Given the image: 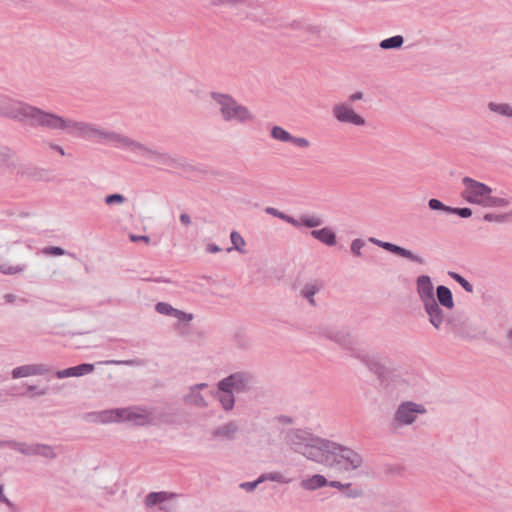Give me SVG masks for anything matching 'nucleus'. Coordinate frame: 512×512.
Returning <instances> with one entry per match:
<instances>
[{"label":"nucleus","mask_w":512,"mask_h":512,"mask_svg":"<svg viewBox=\"0 0 512 512\" xmlns=\"http://www.w3.org/2000/svg\"><path fill=\"white\" fill-rule=\"evenodd\" d=\"M0 115L32 127L61 130L71 135L75 120L44 111L27 103L0 95Z\"/></svg>","instance_id":"1"},{"label":"nucleus","mask_w":512,"mask_h":512,"mask_svg":"<svg viewBox=\"0 0 512 512\" xmlns=\"http://www.w3.org/2000/svg\"><path fill=\"white\" fill-rule=\"evenodd\" d=\"M71 135L105 144H113L116 148H122L130 152L141 163L149 161L154 151L153 148L126 135L83 121L74 122Z\"/></svg>","instance_id":"2"},{"label":"nucleus","mask_w":512,"mask_h":512,"mask_svg":"<svg viewBox=\"0 0 512 512\" xmlns=\"http://www.w3.org/2000/svg\"><path fill=\"white\" fill-rule=\"evenodd\" d=\"M321 334L323 337L349 351L352 357L360 360L378 377L382 384L397 374V368L394 367L388 359L382 358L377 354L368 353L356 347L354 339L348 331L327 327L322 329Z\"/></svg>","instance_id":"3"},{"label":"nucleus","mask_w":512,"mask_h":512,"mask_svg":"<svg viewBox=\"0 0 512 512\" xmlns=\"http://www.w3.org/2000/svg\"><path fill=\"white\" fill-rule=\"evenodd\" d=\"M317 463L341 473H350L362 466L363 458L352 448L327 439Z\"/></svg>","instance_id":"4"},{"label":"nucleus","mask_w":512,"mask_h":512,"mask_svg":"<svg viewBox=\"0 0 512 512\" xmlns=\"http://www.w3.org/2000/svg\"><path fill=\"white\" fill-rule=\"evenodd\" d=\"M284 440L292 451L316 463L323 455V448L327 441L306 429L299 428L288 429Z\"/></svg>","instance_id":"5"},{"label":"nucleus","mask_w":512,"mask_h":512,"mask_svg":"<svg viewBox=\"0 0 512 512\" xmlns=\"http://www.w3.org/2000/svg\"><path fill=\"white\" fill-rule=\"evenodd\" d=\"M210 97L217 105L223 121L236 122L238 124H246L254 121L255 116L251 111L246 106L240 104L231 95L211 92Z\"/></svg>","instance_id":"6"},{"label":"nucleus","mask_w":512,"mask_h":512,"mask_svg":"<svg viewBox=\"0 0 512 512\" xmlns=\"http://www.w3.org/2000/svg\"><path fill=\"white\" fill-rule=\"evenodd\" d=\"M446 326L449 331L461 340H475L481 338L483 332L479 330L464 313H454L448 315Z\"/></svg>","instance_id":"7"},{"label":"nucleus","mask_w":512,"mask_h":512,"mask_svg":"<svg viewBox=\"0 0 512 512\" xmlns=\"http://www.w3.org/2000/svg\"><path fill=\"white\" fill-rule=\"evenodd\" d=\"M426 412L427 410L424 405L413 401H404L394 411L391 427L394 430H398L410 426L415 423L419 415H423Z\"/></svg>","instance_id":"8"},{"label":"nucleus","mask_w":512,"mask_h":512,"mask_svg":"<svg viewBox=\"0 0 512 512\" xmlns=\"http://www.w3.org/2000/svg\"><path fill=\"white\" fill-rule=\"evenodd\" d=\"M462 184L464 189L461 191V197L470 204L485 207L493 192L492 188L468 176L462 178Z\"/></svg>","instance_id":"9"},{"label":"nucleus","mask_w":512,"mask_h":512,"mask_svg":"<svg viewBox=\"0 0 512 512\" xmlns=\"http://www.w3.org/2000/svg\"><path fill=\"white\" fill-rule=\"evenodd\" d=\"M225 389H230L236 394L248 393L255 386V377L249 371H237L219 381Z\"/></svg>","instance_id":"10"},{"label":"nucleus","mask_w":512,"mask_h":512,"mask_svg":"<svg viewBox=\"0 0 512 512\" xmlns=\"http://www.w3.org/2000/svg\"><path fill=\"white\" fill-rule=\"evenodd\" d=\"M332 115L339 123L354 126H364L366 124L364 117L358 114L349 102L335 104L332 108Z\"/></svg>","instance_id":"11"},{"label":"nucleus","mask_w":512,"mask_h":512,"mask_svg":"<svg viewBox=\"0 0 512 512\" xmlns=\"http://www.w3.org/2000/svg\"><path fill=\"white\" fill-rule=\"evenodd\" d=\"M369 241L374 243L375 245L381 247L382 249H384L392 254H395L397 256H400L402 258H405L413 263H416L418 265L426 264V259L424 257H422L421 255L415 254L411 250H408L402 246L393 244L391 242L381 241L376 238H370Z\"/></svg>","instance_id":"12"},{"label":"nucleus","mask_w":512,"mask_h":512,"mask_svg":"<svg viewBox=\"0 0 512 512\" xmlns=\"http://www.w3.org/2000/svg\"><path fill=\"white\" fill-rule=\"evenodd\" d=\"M178 494L172 492H150L147 494L144 500V504L147 508L158 505L159 509L163 512H173L175 505L170 503V500L176 499Z\"/></svg>","instance_id":"13"},{"label":"nucleus","mask_w":512,"mask_h":512,"mask_svg":"<svg viewBox=\"0 0 512 512\" xmlns=\"http://www.w3.org/2000/svg\"><path fill=\"white\" fill-rule=\"evenodd\" d=\"M121 413V422L127 421L138 426L151 424L154 420L153 414L149 410L140 407L121 408Z\"/></svg>","instance_id":"14"},{"label":"nucleus","mask_w":512,"mask_h":512,"mask_svg":"<svg viewBox=\"0 0 512 512\" xmlns=\"http://www.w3.org/2000/svg\"><path fill=\"white\" fill-rule=\"evenodd\" d=\"M423 309L428 316L429 323L435 330H440L443 324H446L447 315L444 308L435 300L425 303Z\"/></svg>","instance_id":"15"},{"label":"nucleus","mask_w":512,"mask_h":512,"mask_svg":"<svg viewBox=\"0 0 512 512\" xmlns=\"http://www.w3.org/2000/svg\"><path fill=\"white\" fill-rule=\"evenodd\" d=\"M240 432V427L237 421L230 420L215 429L211 432V437L214 440L218 441H228L232 442L237 438V435Z\"/></svg>","instance_id":"16"},{"label":"nucleus","mask_w":512,"mask_h":512,"mask_svg":"<svg viewBox=\"0 0 512 512\" xmlns=\"http://www.w3.org/2000/svg\"><path fill=\"white\" fill-rule=\"evenodd\" d=\"M54 369L52 366L48 364H28L16 367L12 370V377L14 379L23 378V377H29L34 375H46L53 373Z\"/></svg>","instance_id":"17"},{"label":"nucleus","mask_w":512,"mask_h":512,"mask_svg":"<svg viewBox=\"0 0 512 512\" xmlns=\"http://www.w3.org/2000/svg\"><path fill=\"white\" fill-rule=\"evenodd\" d=\"M14 173L22 178H26L33 181L47 180L48 174L45 169L24 162L21 159L19 160Z\"/></svg>","instance_id":"18"},{"label":"nucleus","mask_w":512,"mask_h":512,"mask_svg":"<svg viewBox=\"0 0 512 512\" xmlns=\"http://www.w3.org/2000/svg\"><path fill=\"white\" fill-rule=\"evenodd\" d=\"M416 291L422 305L436 299L434 285L428 275H420L417 277Z\"/></svg>","instance_id":"19"},{"label":"nucleus","mask_w":512,"mask_h":512,"mask_svg":"<svg viewBox=\"0 0 512 512\" xmlns=\"http://www.w3.org/2000/svg\"><path fill=\"white\" fill-rule=\"evenodd\" d=\"M20 157L12 148L0 145V171L14 173Z\"/></svg>","instance_id":"20"},{"label":"nucleus","mask_w":512,"mask_h":512,"mask_svg":"<svg viewBox=\"0 0 512 512\" xmlns=\"http://www.w3.org/2000/svg\"><path fill=\"white\" fill-rule=\"evenodd\" d=\"M149 161L154 162L155 164L159 165L160 167L173 168V169L185 167V165L181 161H179L178 159H176L169 153L161 152V151H158L155 149H154Z\"/></svg>","instance_id":"21"},{"label":"nucleus","mask_w":512,"mask_h":512,"mask_svg":"<svg viewBox=\"0 0 512 512\" xmlns=\"http://www.w3.org/2000/svg\"><path fill=\"white\" fill-rule=\"evenodd\" d=\"M121 408L104 410L98 413L89 414L88 417L92 422L108 424L113 422H121Z\"/></svg>","instance_id":"22"},{"label":"nucleus","mask_w":512,"mask_h":512,"mask_svg":"<svg viewBox=\"0 0 512 512\" xmlns=\"http://www.w3.org/2000/svg\"><path fill=\"white\" fill-rule=\"evenodd\" d=\"M234 394L230 389H225V386H222L220 382L217 383L216 397L224 411L229 412L233 410L235 406Z\"/></svg>","instance_id":"23"},{"label":"nucleus","mask_w":512,"mask_h":512,"mask_svg":"<svg viewBox=\"0 0 512 512\" xmlns=\"http://www.w3.org/2000/svg\"><path fill=\"white\" fill-rule=\"evenodd\" d=\"M183 401L186 405L193 406L199 409L208 407V402L201 392L189 387L187 393L183 396Z\"/></svg>","instance_id":"24"},{"label":"nucleus","mask_w":512,"mask_h":512,"mask_svg":"<svg viewBox=\"0 0 512 512\" xmlns=\"http://www.w3.org/2000/svg\"><path fill=\"white\" fill-rule=\"evenodd\" d=\"M435 298L443 308L452 309L454 307L452 292L444 285L437 286Z\"/></svg>","instance_id":"25"},{"label":"nucleus","mask_w":512,"mask_h":512,"mask_svg":"<svg viewBox=\"0 0 512 512\" xmlns=\"http://www.w3.org/2000/svg\"><path fill=\"white\" fill-rule=\"evenodd\" d=\"M0 446H7L15 451L20 452L25 456H36V444H27L24 442H17L14 440L4 441Z\"/></svg>","instance_id":"26"},{"label":"nucleus","mask_w":512,"mask_h":512,"mask_svg":"<svg viewBox=\"0 0 512 512\" xmlns=\"http://www.w3.org/2000/svg\"><path fill=\"white\" fill-rule=\"evenodd\" d=\"M310 234L314 239L327 246H334L336 244V234L331 228L324 227L319 230H312Z\"/></svg>","instance_id":"27"},{"label":"nucleus","mask_w":512,"mask_h":512,"mask_svg":"<svg viewBox=\"0 0 512 512\" xmlns=\"http://www.w3.org/2000/svg\"><path fill=\"white\" fill-rule=\"evenodd\" d=\"M328 480L320 474H315L307 479H303L300 483L301 487L308 491H314L316 489L327 486Z\"/></svg>","instance_id":"28"},{"label":"nucleus","mask_w":512,"mask_h":512,"mask_svg":"<svg viewBox=\"0 0 512 512\" xmlns=\"http://www.w3.org/2000/svg\"><path fill=\"white\" fill-rule=\"evenodd\" d=\"M322 288V285L321 283H319L318 281H313V282H309V283H306L303 288L301 289L300 291V294L302 297H304L305 299L308 300V302L315 306L316 305V302H315V299H314V295Z\"/></svg>","instance_id":"29"},{"label":"nucleus","mask_w":512,"mask_h":512,"mask_svg":"<svg viewBox=\"0 0 512 512\" xmlns=\"http://www.w3.org/2000/svg\"><path fill=\"white\" fill-rule=\"evenodd\" d=\"M251 0H210L209 5L214 8L238 9L249 4Z\"/></svg>","instance_id":"30"},{"label":"nucleus","mask_w":512,"mask_h":512,"mask_svg":"<svg viewBox=\"0 0 512 512\" xmlns=\"http://www.w3.org/2000/svg\"><path fill=\"white\" fill-rule=\"evenodd\" d=\"M297 223L298 224L293 225L296 228H299L301 226H304L306 228H315L321 226L324 223V221L320 216L303 214L300 216L299 219H297Z\"/></svg>","instance_id":"31"},{"label":"nucleus","mask_w":512,"mask_h":512,"mask_svg":"<svg viewBox=\"0 0 512 512\" xmlns=\"http://www.w3.org/2000/svg\"><path fill=\"white\" fill-rule=\"evenodd\" d=\"M488 109L503 117L512 118V106L508 103L489 102Z\"/></svg>","instance_id":"32"},{"label":"nucleus","mask_w":512,"mask_h":512,"mask_svg":"<svg viewBox=\"0 0 512 512\" xmlns=\"http://www.w3.org/2000/svg\"><path fill=\"white\" fill-rule=\"evenodd\" d=\"M404 43V38L401 35H395L382 40L379 43V47L383 50L399 49Z\"/></svg>","instance_id":"33"},{"label":"nucleus","mask_w":512,"mask_h":512,"mask_svg":"<svg viewBox=\"0 0 512 512\" xmlns=\"http://www.w3.org/2000/svg\"><path fill=\"white\" fill-rule=\"evenodd\" d=\"M36 456H41L46 459H55L57 457V453L54 448L47 444L36 443Z\"/></svg>","instance_id":"34"},{"label":"nucleus","mask_w":512,"mask_h":512,"mask_svg":"<svg viewBox=\"0 0 512 512\" xmlns=\"http://www.w3.org/2000/svg\"><path fill=\"white\" fill-rule=\"evenodd\" d=\"M230 239L233 244V247L228 248L227 249L228 252H231L233 249H235L241 253H245V250L243 249V247L246 244L245 240L237 231L231 232Z\"/></svg>","instance_id":"35"},{"label":"nucleus","mask_w":512,"mask_h":512,"mask_svg":"<svg viewBox=\"0 0 512 512\" xmlns=\"http://www.w3.org/2000/svg\"><path fill=\"white\" fill-rule=\"evenodd\" d=\"M271 137L281 142H290L292 135L280 126H273L271 129Z\"/></svg>","instance_id":"36"},{"label":"nucleus","mask_w":512,"mask_h":512,"mask_svg":"<svg viewBox=\"0 0 512 512\" xmlns=\"http://www.w3.org/2000/svg\"><path fill=\"white\" fill-rule=\"evenodd\" d=\"M265 212L269 215H272L274 217H277L291 225H296L298 224L297 223V219H295L294 217L290 216V215H287L281 211H279L278 209L274 208V207H266L265 208Z\"/></svg>","instance_id":"37"},{"label":"nucleus","mask_w":512,"mask_h":512,"mask_svg":"<svg viewBox=\"0 0 512 512\" xmlns=\"http://www.w3.org/2000/svg\"><path fill=\"white\" fill-rule=\"evenodd\" d=\"M70 368L72 377H80L94 371V365L89 363H83Z\"/></svg>","instance_id":"38"},{"label":"nucleus","mask_w":512,"mask_h":512,"mask_svg":"<svg viewBox=\"0 0 512 512\" xmlns=\"http://www.w3.org/2000/svg\"><path fill=\"white\" fill-rule=\"evenodd\" d=\"M428 207L433 211H440L446 214H451L452 207L445 205L439 199L431 198L428 201Z\"/></svg>","instance_id":"39"},{"label":"nucleus","mask_w":512,"mask_h":512,"mask_svg":"<svg viewBox=\"0 0 512 512\" xmlns=\"http://www.w3.org/2000/svg\"><path fill=\"white\" fill-rule=\"evenodd\" d=\"M274 481L282 484H288L291 480L285 478L281 473L279 472H271V473H265L260 476V481Z\"/></svg>","instance_id":"40"},{"label":"nucleus","mask_w":512,"mask_h":512,"mask_svg":"<svg viewBox=\"0 0 512 512\" xmlns=\"http://www.w3.org/2000/svg\"><path fill=\"white\" fill-rule=\"evenodd\" d=\"M43 253L45 255H51V256H61V255H68L72 258H76V255L74 253L68 252L64 250L61 247L58 246H48L43 249Z\"/></svg>","instance_id":"41"},{"label":"nucleus","mask_w":512,"mask_h":512,"mask_svg":"<svg viewBox=\"0 0 512 512\" xmlns=\"http://www.w3.org/2000/svg\"><path fill=\"white\" fill-rule=\"evenodd\" d=\"M26 269L25 265H7V264H1L0 265V272L4 275H15L22 273Z\"/></svg>","instance_id":"42"},{"label":"nucleus","mask_w":512,"mask_h":512,"mask_svg":"<svg viewBox=\"0 0 512 512\" xmlns=\"http://www.w3.org/2000/svg\"><path fill=\"white\" fill-rule=\"evenodd\" d=\"M449 276L453 278L457 283L461 285V287L468 293H472L474 288L473 285L466 280L464 277H462L460 274L456 272H449Z\"/></svg>","instance_id":"43"},{"label":"nucleus","mask_w":512,"mask_h":512,"mask_svg":"<svg viewBox=\"0 0 512 512\" xmlns=\"http://www.w3.org/2000/svg\"><path fill=\"white\" fill-rule=\"evenodd\" d=\"M155 310L157 313L159 314H162V315H166V316H171L173 317L174 315V312L176 310V308H174L172 305H170L169 303H166V302H158L156 305H155Z\"/></svg>","instance_id":"44"},{"label":"nucleus","mask_w":512,"mask_h":512,"mask_svg":"<svg viewBox=\"0 0 512 512\" xmlns=\"http://www.w3.org/2000/svg\"><path fill=\"white\" fill-rule=\"evenodd\" d=\"M509 217H512L510 212L506 214L487 213L483 216V220L487 222L504 223L508 221Z\"/></svg>","instance_id":"45"},{"label":"nucleus","mask_w":512,"mask_h":512,"mask_svg":"<svg viewBox=\"0 0 512 512\" xmlns=\"http://www.w3.org/2000/svg\"><path fill=\"white\" fill-rule=\"evenodd\" d=\"M509 205V201L505 198H499L492 196L490 194L489 199L485 205V208H495V207H506Z\"/></svg>","instance_id":"46"},{"label":"nucleus","mask_w":512,"mask_h":512,"mask_svg":"<svg viewBox=\"0 0 512 512\" xmlns=\"http://www.w3.org/2000/svg\"><path fill=\"white\" fill-rule=\"evenodd\" d=\"M343 493L348 498H358L363 495V490L359 487L352 486L351 483H346Z\"/></svg>","instance_id":"47"},{"label":"nucleus","mask_w":512,"mask_h":512,"mask_svg":"<svg viewBox=\"0 0 512 512\" xmlns=\"http://www.w3.org/2000/svg\"><path fill=\"white\" fill-rule=\"evenodd\" d=\"M125 201V196L119 193L109 194L104 198L105 204L109 206L123 204Z\"/></svg>","instance_id":"48"},{"label":"nucleus","mask_w":512,"mask_h":512,"mask_svg":"<svg viewBox=\"0 0 512 512\" xmlns=\"http://www.w3.org/2000/svg\"><path fill=\"white\" fill-rule=\"evenodd\" d=\"M235 345L242 349H247L250 345L249 339L242 333H236L234 335Z\"/></svg>","instance_id":"49"},{"label":"nucleus","mask_w":512,"mask_h":512,"mask_svg":"<svg viewBox=\"0 0 512 512\" xmlns=\"http://www.w3.org/2000/svg\"><path fill=\"white\" fill-rule=\"evenodd\" d=\"M179 322L188 323L193 320V314L176 309L173 315Z\"/></svg>","instance_id":"50"},{"label":"nucleus","mask_w":512,"mask_h":512,"mask_svg":"<svg viewBox=\"0 0 512 512\" xmlns=\"http://www.w3.org/2000/svg\"><path fill=\"white\" fill-rule=\"evenodd\" d=\"M451 214L458 215L461 218H469L472 216L473 211L469 207H462V208L452 207Z\"/></svg>","instance_id":"51"},{"label":"nucleus","mask_w":512,"mask_h":512,"mask_svg":"<svg viewBox=\"0 0 512 512\" xmlns=\"http://www.w3.org/2000/svg\"><path fill=\"white\" fill-rule=\"evenodd\" d=\"M365 242L362 239H354L351 243L350 249L355 256H361V249L364 247Z\"/></svg>","instance_id":"52"},{"label":"nucleus","mask_w":512,"mask_h":512,"mask_svg":"<svg viewBox=\"0 0 512 512\" xmlns=\"http://www.w3.org/2000/svg\"><path fill=\"white\" fill-rule=\"evenodd\" d=\"M99 364H106V365H138L140 364V361L138 360H108L104 362H99Z\"/></svg>","instance_id":"53"},{"label":"nucleus","mask_w":512,"mask_h":512,"mask_svg":"<svg viewBox=\"0 0 512 512\" xmlns=\"http://www.w3.org/2000/svg\"><path fill=\"white\" fill-rule=\"evenodd\" d=\"M290 143L294 144L296 147L303 149L308 148L310 146V141L307 138L295 137L293 135Z\"/></svg>","instance_id":"54"},{"label":"nucleus","mask_w":512,"mask_h":512,"mask_svg":"<svg viewBox=\"0 0 512 512\" xmlns=\"http://www.w3.org/2000/svg\"><path fill=\"white\" fill-rule=\"evenodd\" d=\"M262 483V481H260V476L258 477V479H256L255 481H252V482H243L239 485V487L247 492H252L256 489V487Z\"/></svg>","instance_id":"55"},{"label":"nucleus","mask_w":512,"mask_h":512,"mask_svg":"<svg viewBox=\"0 0 512 512\" xmlns=\"http://www.w3.org/2000/svg\"><path fill=\"white\" fill-rule=\"evenodd\" d=\"M129 238H130V240L132 242L143 241V242L148 244L151 241L150 237L147 236V235H134V234H130Z\"/></svg>","instance_id":"56"},{"label":"nucleus","mask_w":512,"mask_h":512,"mask_svg":"<svg viewBox=\"0 0 512 512\" xmlns=\"http://www.w3.org/2000/svg\"><path fill=\"white\" fill-rule=\"evenodd\" d=\"M55 375L59 379L72 377L71 368L55 371Z\"/></svg>","instance_id":"57"},{"label":"nucleus","mask_w":512,"mask_h":512,"mask_svg":"<svg viewBox=\"0 0 512 512\" xmlns=\"http://www.w3.org/2000/svg\"><path fill=\"white\" fill-rule=\"evenodd\" d=\"M179 220L182 223V225H184L185 227H188L192 224V219H191L190 215L187 213L180 214Z\"/></svg>","instance_id":"58"},{"label":"nucleus","mask_w":512,"mask_h":512,"mask_svg":"<svg viewBox=\"0 0 512 512\" xmlns=\"http://www.w3.org/2000/svg\"><path fill=\"white\" fill-rule=\"evenodd\" d=\"M364 94L361 91H357L349 96V103L356 102L358 100H362Z\"/></svg>","instance_id":"59"},{"label":"nucleus","mask_w":512,"mask_h":512,"mask_svg":"<svg viewBox=\"0 0 512 512\" xmlns=\"http://www.w3.org/2000/svg\"><path fill=\"white\" fill-rule=\"evenodd\" d=\"M327 486H330V487H333V488H337L339 490H344L345 488V484L341 483L340 481H328V484Z\"/></svg>","instance_id":"60"},{"label":"nucleus","mask_w":512,"mask_h":512,"mask_svg":"<svg viewBox=\"0 0 512 512\" xmlns=\"http://www.w3.org/2000/svg\"><path fill=\"white\" fill-rule=\"evenodd\" d=\"M220 250L221 249L216 244H213V243H210L206 246V251L209 253H217Z\"/></svg>","instance_id":"61"},{"label":"nucleus","mask_w":512,"mask_h":512,"mask_svg":"<svg viewBox=\"0 0 512 512\" xmlns=\"http://www.w3.org/2000/svg\"><path fill=\"white\" fill-rule=\"evenodd\" d=\"M506 341L508 348L512 350V327L508 330L506 334Z\"/></svg>","instance_id":"62"},{"label":"nucleus","mask_w":512,"mask_h":512,"mask_svg":"<svg viewBox=\"0 0 512 512\" xmlns=\"http://www.w3.org/2000/svg\"><path fill=\"white\" fill-rule=\"evenodd\" d=\"M0 502L1 503H9L8 498L4 494V487L0 484Z\"/></svg>","instance_id":"63"},{"label":"nucleus","mask_w":512,"mask_h":512,"mask_svg":"<svg viewBox=\"0 0 512 512\" xmlns=\"http://www.w3.org/2000/svg\"><path fill=\"white\" fill-rule=\"evenodd\" d=\"M4 299L7 303H13L16 300V295L12 293L5 294Z\"/></svg>","instance_id":"64"}]
</instances>
